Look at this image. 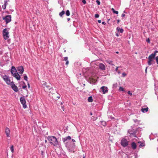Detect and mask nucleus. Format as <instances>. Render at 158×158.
<instances>
[{
    "mask_svg": "<svg viewBox=\"0 0 158 158\" xmlns=\"http://www.w3.org/2000/svg\"><path fill=\"white\" fill-rule=\"evenodd\" d=\"M102 24L103 25H105L106 24V23L105 22H102Z\"/></svg>",
    "mask_w": 158,
    "mask_h": 158,
    "instance_id": "45",
    "label": "nucleus"
},
{
    "mask_svg": "<svg viewBox=\"0 0 158 158\" xmlns=\"http://www.w3.org/2000/svg\"><path fill=\"white\" fill-rule=\"evenodd\" d=\"M28 87H29V88L30 87V85L28 83Z\"/></svg>",
    "mask_w": 158,
    "mask_h": 158,
    "instance_id": "54",
    "label": "nucleus"
},
{
    "mask_svg": "<svg viewBox=\"0 0 158 158\" xmlns=\"http://www.w3.org/2000/svg\"><path fill=\"white\" fill-rule=\"evenodd\" d=\"M10 85L12 88L15 92H17L18 91V89L17 86H16L13 82H12Z\"/></svg>",
    "mask_w": 158,
    "mask_h": 158,
    "instance_id": "11",
    "label": "nucleus"
},
{
    "mask_svg": "<svg viewBox=\"0 0 158 158\" xmlns=\"http://www.w3.org/2000/svg\"><path fill=\"white\" fill-rule=\"evenodd\" d=\"M100 92H102L104 94L108 92V89L107 87L103 86L100 89Z\"/></svg>",
    "mask_w": 158,
    "mask_h": 158,
    "instance_id": "7",
    "label": "nucleus"
},
{
    "mask_svg": "<svg viewBox=\"0 0 158 158\" xmlns=\"http://www.w3.org/2000/svg\"><path fill=\"white\" fill-rule=\"evenodd\" d=\"M83 85H84V86H85V84H83Z\"/></svg>",
    "mask_w": 158,
    "mask_h": 158,
    "instance_id": "64",
    "label": "nucleus"
},
{
    "mask_svg": "<svg viewBox=\"0 0 158 158\" xmlns=\"http://www.w3.org/2000/svg\"><path fill=\"white\" fill-rule=\"evenodd\" d=\"M120 67H117L115 69V71L117 72L118 71V69Z\"/></svg>",
    "mask_w": 158,
    "mask_h": 158,
    "instance_id": "40",
    "label": "nucleus"
},
{
    "mask_svg": "<svg viewBox=\"0 0 158 158\" xmlns=\"http://www.w3.org/2000/svg\"><path fill=\"white\" fill-rule=\"evenodd\" d=\"M121 144L122 146L125 147L128 144V141L125 138H123L121 141Z\"/></svg>",
    "mask_w": 158,
    "mask_h": 158,
    "instance_id": "6",
    "label": "nucleus"
},
{
    "mask_svg": "<svg viewBox=\"0 0 158 158\" xmlns=\"http://www.w3.org/2000/svg\"><path fill=\"white\" fill-rule=\"evenodd\" d=\"M101 123L103 126H105L106 125V122L104 121H101Z\"/></svg>",
    "mask_w": 158,
    "mask_h": 158,
    "instance_id": "24",
    "label": "nucleus"
},
{
    "mask_svg": "<svg viewBox=\"0 0 158 158\" xmlns=\"http://www.w3.org/2000/svg\"><path fill=\"white\" fill-rule=\"evenodd\" d=\"M132 135H134L135 137H136V136H135V135H134V134H132Z\"/></svg>",
    "mask_w": 158,
    "mask_h": 158,
    "instance_id": "58",
    "label": "nucleus"
},
{
    "mask_svg": "<svg viewBox=\"0 0 158 158\" xmlns=\"http://www.w3.org/2000/svg\"><path fill=\"white\" fill-rule=\"evenodd\" d=\"M144 146V144L143 143H142L139 145V146L140 147H141L143 146Z\"/></svg>",
    "mask_w": 158,
    "mask_h": 158,
    "instance_id": "33",
    "label": "nucleus"
},
{
    "mask_svg": "<svg viewBox=\"0 0 158 158\" xmlns=\"http://www.w3.org/2000/svg\"><path fill=\"white\" fill-rule=\"evenodd\" d=\"M68 57H64V60L67 61V60H68Z\"/></svg>",
    "mask_w": 158,
    "mask_h": 158,
    "instance_id": "35",
    "label": "nucleus"
},
{
    "mask_svg": "<svg viewBox=\"0 0 158 158\" xmlns=\"http://www.w3.org/2000/svg\"><path fill=\"white\" fill-rule=\"evenodd\" d=\"M72 141H73V142H75V140L74 139H72Z\"/></svg>",
    "mask_w": 158,
    "mask_h": 158,
    "instance_id": "49",
    "label": "nucleus"
},
{
    "mask_svg": "<svg viewBox=\"0 0 158 158\" xmlns=\"http://www.w3.org/2000/svg\"><path fill=\"white\" fill-rule=\"evenodd\" d=\"M60 105H62V102H61L60 103Z\"/></svg>",
    "mask_w": 158,
    "mask_h": 158,
    "instance_id": "57",
    "label": "nucleus"
},
{
    "mask_svg": "<svg viewBox=\"0 0 158 158\" xmlns=\"http://www.w3.org/2000/svg\"><path fill=\"white\" fill-rule=\"evenodd\" d=\"M99 68L102 70H104L106 69L105 66L102 63H100L99 64Z\"/></svg>",
    "mask_w": 158,
    "mask_h": 158,
    "instance_id": "14",
    "label": "nucleus"
},
{
    "mask_svg": "<svg viewBox=\"0 0 158 158\" xmlns=\"http://www.w3.org/2000/svg\"><path fill=\"white\" fill-rule=\"evenodd\" d=\"M42 84L43 85L45 86L47 85V83L45 81H43Z\"/></svg>",
    "mask_w": 158,
    "mask_h": 158,
    "instance_id": "28",
    "label": "nucleus"
},
{
    "mask_svg": "<svg viewBox=\"0 0 158 158\" xmlns=\"http://www.w3.org/2000/svg\"><path fill=\"white\" fill-rule=\"evenodd\" d=\"M82 2L84 4H85L86 3V2L85 0H82Z\"/></svg>",
    "mask_w": 158,
    "mask_h": 158,
    "instance_id": "38",
    "label": "nucleus"
},
{
    "mask_svg": "<svg viewBox=\"0 0 158 158\" xmlns=\"http://www.w3.org/2000/svg\"><path fill=\"white\" fill-rule=\"evenodd\" d=\"M66 15L67 16H69L70 15V12L69 10H67V11H66Z\"/></svg>",
    "mask_w": 158,
    "mask_h": 158,
    "instance_id": "26",
    "label": "nucleus"
},
{
    "mask_svg": "<svg viewBox=\"0 0 158 158\" xmlns=\"http://www.w3.org/2000/svg\"><path fill=\"white\" fill-rule=\"evenodd\" d=\"M155 58L156 60V63L158 64V56H156Z\"/></svg>",
    "mask_w": 158,
    "mask_h": 158,
    "instance_id": "30",
    "label": "nucleus"
},
{
    "mask_svg": "<svg viewBox=\"0 0 158 158\" xmlns=\"http://www.w3.org/2000/svg\"><path fill=\"white\" fill-rule=\"evenodd\" d=\"M97 78V77H91L89 78V81H90V83L94 84L97 81L96 79Z\"/></svg>",
    "mask_w": 158,
    "mask_h": 158,
    "instance_id": "9",
    "label": "nucleus"
},
{
    "mask_svg": "<svg viewBox=\"0 0 158 158\" xmlns=\"http://www.w3.org/2000/svg\"><path fill=\"white\" fill-rule=\"evenodd\" d=\"M7 5V4L4 3V5H2V8L3 9H5L6 8V6Z\"/></svg>",
    "mask_w": 158,
    "mask_h": 158,
    "instance_id": "25",
    "label": "nucleus"
},
{
    "mask_svg": "<svg viewBox=\"0 0 158 158\" xmlns=\"http://www.w3.org/2000/svg\"><path fill=\"white\" fill-rule=\"evenodd\" d=\"M88 101L89 102H93V98L91 96L89 97L88 98Z\"/></svg>",
    "mask_w": 158,
    "mask_h": 158,
    "instance_id": "20",
    "label": "nucleus"
},
{
    "mask_svg": "<svg viewBox=\"0 0 158 158\" xmlns=\"http://www.w3.org/2000/svg\"><path fill=\"white\" fill-rule=\"evenodd\" d=\"M83 158H85V156H83Z\"/></svg>",
    "mask_w": 158,
    "mask_h": 158,
    "instance_id": "63",
    "label": "nucleus"
},
{
    "mask_svg": "<svg viewBox=\"0 0 158 158\" xmlns=\"http://www.w3.org/2000/svg\"><path fill=\"white\" fill-rule=\"evenodd\" d=\"M21 103L22 104L23 108H26L27 107V105L26 104L25 99L23 97H21L20 98Z\"/></svg>",
    "mask_w": 158,
    "mask_h": 158,
    "instance_id": "8",
    "label": "nucleus"
},
{
    "mask_svg": "<svg viewBox=\"0 0 158 158\" xmlns=\"http://www.w3.org/2000/svg\"><path fill=\"white\" fill-rule=\"evenodd\" d=\"M116 35L117 36H118L119 35H118V34L117 33L116 34Z\"/></svg>",
    "mask_w": 158,
    "mask_h": 158,
    "instance_id": "53",
    "label": "nucleus"
},
{
    "mask_svg": "<svg viewBox=\"0 0 158 158\" xmlns=\"http://www.w3.org/2000/svg\"><path fill=\"white\" fill-rule=\"evenodd\" d=\"M158 52L157 51H155L154 53H152L148 56V63L149 65H150L155 63V59L156 53Z\"/></svg>",
    "mask_w": 158,
    "mask_h": 158,
    "instance_id": "1",
    "label": "nucleus"
},
{
    "mask_svg": "<svg viewBox=\"0 0 158 158\" xmlns=\"http://www.w3.org/2000/svg\"><path fill=\"white\" fill-rule=\"evenodd\" d=\"M90 114L91 115H92V113H91Z\"/></svg>",
    "mask_w": 158,
    "mask_h": 158,
    "instance_id": "59",
    "label": "nucleus"
},
{
    "mask_svg": "<svg viewBox=\"0 0 158 158\" xmlns=\"http://www.w3.org/2000/svg\"><path fill=\"white\" fill-rule=\"evenodd\" d=\"M24 79L27 81V75H25L24 76Z\"/></svg>",
    "mask_w": 158,
    "mask_h": 158,
    "instance_id": "29",
    "label": "nucleus"
},
{
    "mask_svg": "<svg viewBox=\"0 0 158 158\" xmlns=\"http://www.w3.org/2000/svg\"><path fill=\"white\" fill-rule=\"evenodd\" d=\"M10 149L12 153L14 152V146L13 145H12L10 147Z\"/></svg>",
    "mask_w": 158,
    "mask_h": 158,
    "instance_id": "22",
    "label": "nucleus"
},
{
    "mask_svg": "<svg viewBox=\"0 0 158 158\" xmlns=\"http://www.w3.org/2000/svg\"><path fill=\"white\" fill-rule=\"evenodd\" d=\"M116 53H118V52H116Z\"/></svg>",
    "mask_w": 158,
    "mask_h": 158,
    "instance_id": "61",
    "label": "nucleus"
},
{
    "mask_svg": "<svg viewBox=\"0 0 158 158\" xmlns=\"http://www.w3.org/2000/svg\"><path fill=\"white\" fill-rule=\"evenodd\" d=\"M148 110V107H147L146 108H142L141 109V111L143 113H145L147 112Z\"/></svg>",
    "mask_w": 158,
    "mask_h": 158,
    "instance_id": "17",
    "label": "nucleus"
},
{
    "mask_svg": "<svg viewBox=\"0 0 158 158\" xmlns=\"http://www.w3.org/2000/svg\"><path fill=\"white\" fill-rule=\"evenodd\" d=\"M119 90L120 91H124V89L121 87H120L119 89Z\"/></svg>",
    "mask_w": 158,
    "mask_h": 158,
    "instance_id": "27",
    "label": "nucleus"
},
{
    "mask_svg": "<svg viewBox=\"0 0 158 158\" xmlns=\"http://www.w3.org/2000/svg\"><path fill=\"white\" fill-rule=\"evenodd\" d=\"M48 139L50 143L53 144L54 146H56L58 144V141L56 138L53 136H49Z\"/></svg>",
    "mask_w": 158,
    "mask_h": 158,
    "instance_id": "3",
    "label": "nucleus"
},
{
    "mask_svg": "<svg viewBox=\"0 0 158 158\" xmlns=\"http://www.w3.org/2000/svg\"><path fill=\"white\" fill-rule=\"evenodd\" d=\"M57 98H60V97L59 96V97H57Z\"/></svg>",
    "mask_w": 158,
    "mask_h": 158,
    "instance_id": "60",
    "label": "nucleus"
},
{
    "mask_svg": "<svg viewBox=\"0 0 158 158\" xmlns=\"http://www.w3.org/2000/svg\"><path fill=\"white\" fill-rule=\"evenodd\" d=\"M27 87V86L26 85L23 86H22V88L23 89H25V88Z\"/></svg>",
    "mask_w": 158,
    "mask_h": 158,
    "instance_id": "42",
    "label": "nucleus"
},
{
    "mask_svg": "<svg viewBox=\"0 0 158 158\" xmlns=\"http://www.w3.org/2000/svg\"><path fill=\"white\" fill-rule=\"evenodd\" d=\"M69 63V62L68 61V60H67V61H66V63H65V64H66V65H68Z\"/></svg>",
    "mask_w": 158,
    "mask_h": 158,
    "instance_id": "44",
    "label": "nucleus"
},
{
    "mask_svg": "<svg viewBox=\"0 0 158 158\" xmlns=\"http://www.w3.org/2000/svg\"><path fill=\"white\" fill-rule=\"evenodd\" d=\"M117 72L118 74H120L121 73V72L119 71H118Z\"/></svg>",
    "mask_w": 158,
    "mask_h": 158,
    "instance_id": "50",
    "label": "nucleus"
},
{
    "mask_svg": "<svg viewBox=\"0 0 158 158\" xmlns=\"http://www.w3.org/2000/svg\"><path fill=\"white\" fill-rule=\"evenodd\" d=\"M70 20V18H68V21H69Z\"/></svg>",
    "mask_w": 158,
    "mask_h": 158,
    "instance_id": "56",
    "label": "nucleus"
},
{
    "mask_svg": "<svg viewBox=\"0 0 158 158\" xmlns=\"http://www.w3.org/2000/svg\"><path fill=\"white\" fill-rule=\"evenodd\" d=\"M71 139V137L70 136H68L65 138H62V140L64 142H65L67 140H70Z\"/></svg>",
    "mask_w": 158,
    "mask_h": 158,
    "instance_id": "15",
    "label": "nucleus"
},
{
    "mask_svg": "<svg viewBox=\"0 0 158 158\" xmlns=\"http://www.w3.org/2000/svg\"><path fill=\"white\" fill-rule=\"evenodd\" d=\"M127 75V74L125 73H122V77H126Z\"/></svg>",
    "mask_w": 158,
    "mask_h": 158,
    "instance_id": "31",
    "label": "nucleus"
},
{
    "mask_svg": "<svg viewBox=\"0 0 158 158\" xmlns=\"http://www.w3.org/2000/svg\"><path fill=\"white\" fill-rule=\"evenodd\" d=\"M3 19L5 20L6 23H7L11 21V16L10 15H7L5 17H3Z\"/></svg>",
    "mask_w": 158,
    "mask_h": 158,
    "instance_id": "10",
    "label": "nucleus"
},
{
    "mask_svg": "<svg viewBox=\"0 0 158 158\" xmlns=\"http://www.w3.org/2000/svg\"><path fill=\"white\" fill-rule=\"evenodd\" d=\"M3 35L4 38L6 40L9 37V32L7 29H5L3 31Z\"/></svg>",
    "mask_w": 158,
    "mask_h": 158,
    "instance_id": "4",
    "label": "nucleus"
},
{
    "mask_svg": "<svg viewBox=\"0 0 158 158\" xmlns=\"http://www.w3.org/2000/svg\"><path fill=\"white\" fill-rule=\"evenodd\" d=\"M10 130L8 127H6L5 129V133L7 137H10Z\"/></svg>",
    "mask_w": 158,
    "mask_h": 158,
    "instance_id": "13",
    "label": "nucleus"
},
{
    "mask_svg": "<svg viewBox=\"0 0 158 158\" xmlns=\"http://www.w3.org/2000/svg\"><path fill=\"white\" fill-rule=\"evenodd\" d=\"M65 13V12L64 11H62L60 13L59 15L61 17Z\"/></svg>",
    "mask_w": 158,
    "mask_h": 158,
    "instance_id": "23",
    "label": "nucleus"
},
{
    "mask_svg": "<svg viewBox=\"0 0 158 158\" xmlns=\"http://www.w3.org/2000/svg\"><path fill=\"white\" fill-rule=\"evenodd\" d=\"M11 73L13 76L15 77L18 80L20 79V76L17 72V70L15 67L13 66H12L11 69Z\"/></svg>",
    "mask_w": 158,
    "mask_h": 158,
    "instance_id": "2",
    "label": "nucleus"
},
{
    "mask_svg": "<svg viewBox=\"0 0 158 158\" xmlns=\"http://www.w3.org/2000/svg\"><path fill=\"white\" fill-rule=\"evenodd\" d=\"M138 121V120L137 119H135L134 120V122H136Z\"/></svg>",
    "mask_w": 158,
    "mask_h": 158,
    "instance_id": "52",
    "label": "nucleus"
},
{
    "mask_svg": "<svg viewBox=\"0 0 158 158\" xmlns=\"http://www.w3.org/2000/svg\"><path fill=\"white\" fill-rule=\"evenodd\" d=\"M146 41L147 42H148V43H150V39H149V38H148L147 40H146Z\"/></svg>",
    "mask_w": 158,
    "mask_h": 158,
    "instance_id": "41",
    "label": "nucleus"
},
{
    "mask_svg": "<svg viewBox=\"0 0 158 158\" xmlns=\"http://www.w3.org/2000/svg\"><path fill=\"white\" fill-rule=\"evenodd\" d=\"M2 77L7 85H10L12 82L10 81V78L8 76L6 75L2 76Z\"/></svg>",
    "mask_w": 158,
    "mask_h": 158,
    "instance_id": "5",
    "label": "nucleus"
},
{
    "mask_svg": "<svg viewBox=\"0 0 158 158\" xmlns=\"http://www.w3.org/2000/svg\"><path fill=\"white\" fill-rule=\"evenodd\" d=\"M44 88L45 90H48L51 89L52 88L51 86L49 85H47L44 87Z\"/></svg>",
    "mask_w": 158,
    "mask_h": 158,
    "instance_id": "16",
    "label": "nucleus"
},
{
    "mask_svg": "<svg viewBox=\"0 0 158 158\" xmlns=\"http://www.w3.org/2000/svg\"><path fill=\"white\" fill-rule=\"evenodd\" d=\"M98 23H100L101 22V21L100 20H98Z\"/></svg>",
    "mask_w": 158,
    "mask_h": 158,
    "instance_id": "48",
    "label": "nucleus"
},
{
    "mask_svg": "<svg viewBox=\"0 0 158 158\" xmlns=\"http://www.w3.org/2000/svg\"><path fill=\"white\" fill-rule=\"evenodd\" d=\"M61 108H62V110H63V111H64V106H61Z\"/></svg>",
    "mask_w": 158,
    "mask_h": 158,
    "instance_id": "43",
    "label": "nucleus"
},
{
    "mask_svg": "<svg viewBox=\"0 0 158 158\" xmlns=\"http://www.w3.org/2000/svg\"><path fill=\"white\" fill-rule=\"evenodd\" d=\"M127 93H128V94H129L130 95H132V93H131L130 91H128V92H127Z\"/></svg>",
    "mask_w": 158,
    "mask_h": 158,
    "instance_id": "36",
    "label": "nucleus"
},
{
    "mask_svg": "<svg viewBox=\"0 0 158 158\" xmlns=\"http://www.w3.org/2000/svg\"><path fill=\"white\" fill-rule=\"evenodd\" d=\"M106 62L107 63L110 65H113L114 64L112 63V61L111 60H107Z\"/></svg>",
    "mask_w": 158,
    "mask_h": 158,
    "instance_id": "21",
    "label": "nucleus"
},
{
    "mask_svg": "<svg viewBox=\"0 0 158 158\" xmlns=\"http://www.w3.org/2000/svg\"><path fill=\"white\" fill-rule=\"evenodd\" d=\"M119 21H119V20H117V23H118L119 22Z\"/></svg>",
    "mask_w": 158,
    "mask_h": 158,
    "instance_id": "55",
    "label": "nucleus"
},
{
    "mask_svg": "<svg viewBox=\"0 0 158 158\" xmlns=\"http://www.w3.org/2000/svg\"><path fill=\"white\" fill-rule=\"evenodd\" d=\"M135 158H137V156H135Z\"/></svg>",
    "mask_w": 158,
    "mask_h": 158,
    "instance_id": "62",
    "label": "nucleus"
},
{
    "mask_svg": "<svg viewBox=\"0 0 158 158\" xmlns=\"http://www.w3.org/2000/svg\"><path fill=\"white\" fill-rule=\"evenodd\" d=\"M113 13H114V14H118V11H115V10L114 12H113Z\"/></svg>",
    "mask_w": 158,
    "mask_h": 158,
    "instance_id": "39",
    "label": "nucleus"
},
{
    "mask_svg": "<svg viewBox=\"0 0 158 158\" xmlns=\"http://www.w3.org/2000/svg\"><path fill=\"white\" fill-rule=\"evenodd\" d=\"M136 143L134 142H133L131 144V147L133 149H135L136 148Z\"/></svg>",
    "mask_w": 158,
    "mask_h": 158,
    "instance_id": "19",
    "label": "nucleus"
},
{
    "mask_svg": "<svg viewBox=\"0 0 158 158\" xmlns=\"http://www.w3.org/2000/svg\"><path fill=\"white\" fill-rule=\"evenodd\" d=\"M9 1V0H4V3L7 4V2Z\"/></svg>",
    "mask_w": 158,
    "mask_h": 158,
    "instance_id": "32",
    "label": "nucleus"
},
{
    "mask_svg": "<svg viewBox=\"0 0 158 158\" xmlns=\"http://www.w3.org/2000/svg\"><path fill=\"white\" fill-rule=\"evenodd\" d=\"M111 10L113 12L115 10L113 8H111Z\"/></svg>",
    "mask_w": 158,
    "mask_h": 158,
    "instance_id": "46",
    "label": "nucleus"
},
{
    "mask_svg": "<svg viewBox=\"0 0 158 158\" xmlns=\"http://www.w3.org/2000/svg\"><path fill=\"white\" fill-rule=\"evenodd\" d=\"M125 16V14L124 13H123L122 15V17H124Z\"/></svg>",
    "mask_w": 158,
    "mask_h": 158,
    "instance_id": "47",
    "label": "nucleus"
},
{
    "mask_svg": "<svg viewBox=\"0 0 158 158\" xmlns=\"http://www.w3.org/2000/svg\"><path fill=\"white\" fill-rule=\"evenodd\" d=\"M96 2L97 3V4L98 5H99L100 4V2L98 1V0H97L96 1Z\"/></svg>",
    "mask_w": 158,
    "mask_h": 158,
    "instance_id": "37",
    "label": "nucleus"
},
{
    "mask_svg": "<svg viewBox=\"0 0 158 158\" xmlns=\"http://www.w3.org/2000/svg\"><path fill=\"white\" fill-rule=\"evenodd\" d=\"M147 68H148V67H146V69H145V72H146V73L147 72Z\"/></svg>",
    "mask_w": 158,
    "mask_h": 158,
    "instance_id": "51",
    "label": "nucleus"
},
{
    "mask_svg": "<svg viewBox=\"0 0 158 158\" xmlns=\"http://www.w3.org/2000/svg\"><path fill=\"white\" fill-rule=\"evenodd\" d=\"M95 17L96 18H98L99 17V15L98 14H96L95 15Z\"/></svg>",
    "mask_w": 158,
    "mask_h": 158,
    "instance_id": "34",
    "label": "nucleus"
},
{
    "mask_svg": "<svg viewBox=\"0 0 158 158\" xmlns=\"http://www.w3.org/2000/svg\"><path fill=\"white\" fill-rule=\"evenodd\" d=\"M116 30L118 31H120V33H123V30L122 28H121L120 27H118L116 28Z\"/></svg>",
    "mask_w": 158,
    "mask_h": 158,
    "instance_id": "18",
    "label": "nucleus"
},
{
    "mask_svg": "<svg viewBox=\"0 0 158 158\" xmlns=\"http://www.w3.org/2000/svg\"><path fill=\"white\" fill-rule=\"evenodd\" d=\"M17 71L20 74H22L24 71V69L22 66H20L17 68Z\"/></svg>",
    "mask_w": 158,
    "mask_h": 158,
    "instance_id": "12",
    "label": "nucleus"
}]
</instances>
